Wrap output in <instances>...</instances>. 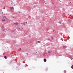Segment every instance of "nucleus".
<instances>
[{"label":"nucleus","mask_w":73,"mask_h":73,"mask_svg":"<svg viewBox=\"0 0 73 73\" xmlns=\"http://www.w3.org/2000/svg\"><path fill=\"white\" fill-rule=\"evenodd\" d=\"M7 19V18L5 17V16H4L3 17V18L2 19V21H6V20L4 19Z\"/></svg>","instance_id":"1"},{"label":"nucleus","mask_w":73,"mask_h":73,"mask_svg":"<svg viewBox=\"0 0 73 73\" xmlns=\"http://www.w3.org/2000/svg\"><path fill=\"white\" fill-rule=\"evenodd\" d=\"M10 8L11 10V11L12 12H13V11H14V8H13V7H10Z\"/></svg>","instance_id":"2"},{"label":"nucleus","mask_w":73,"mask_h":73,"mask_svg":"<svg viewBox=\"0 0 73 73\" xmlns=\"http://www.w3.org/2000/svg\"><path fill=\"white\" fill-rule=\"evenodd\" d=\"M44 62H46V59H44Z\"/></svg>","instance_id":"3"},{"label":"nucleus","mask_w":73,"mask_h":73,"mask_svg":"<svg viewBox=\"0 0 73 73\" xmlns=\"http://www.w3.org/2000/svg\"><path fill=\"white\" fill-rule=\"evenodd\" d=\"M4 58H5V59H7V57L6 56H4Z\"/></svg>","instance_id":"4"},{"label":"nucleus","mask_w":73,"mask_h":73,"mask_svg":"<svg viewBox=\"0 0 73 73\" xmlns=\"http://www.w3.org/2000/svg\"><path fill=\"white\" fill-rule=\"evenodd\" d=\"M40 42H40V41H38V43H40Z\"/></svg>","instance_id":"5"},{"label":"nucleus","mask_w":73,"mask_h":73,"mask_svg":"<svg viewBox=\"0 0 73 73\" xmlns=\"http://www.w3.org/2000/svg\"><path fill=\"white\" fill-rule=\"evenodd\" d=\"M71 68L73 69V65H72L71 66Z\"/></svg>","instance_id":"6"},{"label":"nucleus","mask_w":73,"mask_h":73,"mask_svg":"<svg viewBox=\"0 0 73 73\" xmlns=\"http://www.w3.org/2000/svg\"><path fill=\"white\" fill-rule=\"evenodd\" d=\"M60 24H61V22H59Z\"/></svg>","instance_id":"7"},{"label":"nucleus","mask_w":73,"mask_h":73,"mask_svg":"<svg viewBox=\"0 0 73 73\" xmlns=\"http://www.w3.org/2000/svg\"><path fill=\"white\" fill-rule=\"evenodd\" d=\"M26 24H27V22H26Z\"/></svg>","instance_id":"8"},{"label":"nucleus","mask_w":73,"mask_h":73,"mask_svg":"<svg viewBox=\"0 0 73 73\" xmlns=\"http://www.w3.org/2000/svg\"><path fill=\"white\" fill-rule=\"evenodd\" d=\"M48 53H50V52L48 51Z\"/></svg>","instance_id":"9"},{"label":"nucleus","mask_w":73,"mask_h":73,"mask_svg":"<svg viewBox=\"0 0 73 73\" xmlns=\"http://www.w3.org/2000/svg\"><path fill=\"white\" fill-rule=\"evenodd\" d=\"M43 46H45V45H44Z\"/></svg>","instance_id":"10"},{"label":"nucleus","mask_w":73,"mask_h":73,"mask_svg":"<svg viewBox=\"0 0 73 73\" xmlns=\"http://www.w3.org/2000/svg\"><path fill=\"white\" fill-rule=\"evenodd\" d=\"M14 24H16V23H14Z\"/></svg>","instance_id":"11"},{"label":"nucleus","mask_w":73,"mask_h":73,"mask_svg":"<svg viewBox=\"0 0 73 73\" xmlns=\"http://www.w3.org/2000/svg\"><path fill=\"white\" fill-rule=\"evenodd\" d=\"M64 72L65 73H66V71H65V72Z\"/></svg>","instance_id":"12"},{"label":"nucleus","mask_w":73,"mask_h":73,"mask_svg":"<svg viewBox=\"0 0 73 73\" xmlns=\"http://www.w3.org/2000/svg\"><path fill=\"white\" fill-rule=\"evenodd\" d=\"M11 2H13V1H11Z\"/></svg>","instance_id":"13"},{"label":"nucleus","mask_w":73,"mask_h":73,"mask_svg":"<svg viewBox=\"0 0 73 73\" xmlns=\"http://www.w3.org/2000/svg\"><path fill=\"white\" fill-rule=\"evenodd\" d=\"M8 19H7V20H8Z\"/></svg>","instance_id":"14"},{"label":"nucleus","mask_w":73,"mask_h":73,"mask_svg":"<svg viewBox=\"0 0 73 73\" xmlns=\"http://www.w3.org/2000/svg\"><path fill=\"white\" fill-rule=\"evenodd\" d=\"M11 4H12V3H11Z\"/></svg>","instance_id":"15"}]
</instances>
